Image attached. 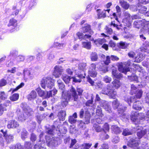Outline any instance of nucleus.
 Returning <instances> with one entry per match:
<instances>
[{"mask_svg": "<svg viewBox=\"0 0 149 149\" xmlns=\"http://www.w3.org/2000/svg\"><path fill=\"white\" fill-rule=\"evenodd\" d=\"M4 135L8 142L9 143L13 140V136L6 135V134H4Z\"/></svg>", "mask_w": 149, "mask_h": 149, "instance_id": "obj_35", "label": "nucleus"}, {"mask_svg": "<svg viewBox=\"0 0 149 149\" xmlns=\"http://www.w3.org/2000/svg\"><path fill=\"white\" fill-rule=\"evenodd\" d=\"M86 63H80L78 65V69L82 71H84L86 70Z\"/></svg>", "mask_w": 149, "mask_h": 149, "instance_id": "obj_29", "label": "nucleus"}, {"mask_svg": "<svg viewBox=\"0 0 149 149\" xmlns=\"http://www.w3.org/2000/svg\"><path fill=\"white\" fill-rule=\"evenodd\" d=\"M131 93L132 94L135 93L136 91L137 88L133 84H132L131 85Z\"/></svg>", "mask_w": 149, "mask_h": 149, "instance_id": "obj_51", "label": "nucleus"}, {"mask_svg": "<svg viewBox=\"0 0 149 149\" xmlns=\"http://www.w3.org/2000/svg\"><path fill=\"white\" fill-rule=\"evenodd\" d=\"M103 131L105 132L106 131H109V127L108 123H105L103 126Z\"/></svg>", "mask_w": 149, "mask_h": 149, "instance_id": "obj_43", "label": "nucleus"}, {"mask_svg": "<svg viewBox=\"0 0 149 149\" xmlns=\"http://www.w3.org/2000/svg\"><path fill=\"white\" fill-rule=\"evenodd\" d=\"M96 66V65L95 63H92L88 69L89 74L93 77H96L97 74V73L95 71Z\"/></svg>", "mask_w": 149, "mask_h": 149, "instance_id": "obj_7", "label": "nucleus"}, {"mask_svg": "<svg viewBox=\"0 0 149 149\" xmlns=\"http://www.w3.org/2000/svg\"><path fill=\"white\" fill-rule=\"evenodd\" d=\"M91 42H82V45L83 47L88 49H90L91 47Z\"/></svg>", "mask_w": 149, "mask_h": 149, "instance_id": "obj_33", "label": "nucleus"}, {"mask_svg": "<svg viewBox=\"0 0 149 149\" xmlns=\"http://www.w3.org/2000/svg\"><path fill=\"white\" fill-rule=\"evenodd\" d=\"M111 59V56H107L106 57V59L104 61V63L106 65H108L110 63V60Z\"/></svg>", "mask_w": 149, "mask_h": 149, "instance_id": "obj_54", "label": "nucleus"}, {"mask_svg": "<svg viewBox=\"0 0 149 149\" xmlns=\"http://www.w3.org/2000/svg\"><path fill=\"white\" fill-rule=\"evenodd\" d=\"M90 58L92 61H96L98 59V55L97 53L95 52H92L91 54Z\"/></svg>", "mask_w": 149, "mask_h": 149, "instance_id": "obj_28", "label": "nucleus"}, {"mask_svg": "<svg viewBox=\"0 0 149 149\" xmlns=\"http://www.w3.org/2000/svg\"><path fill=\"white\" fill-rule=\"evenodd\" d=\"M93 97H91V100H88L86 103V105L87 106H90L93 104Z\"/></svg>", "mask_w": 149, "mask_h": 149, "instance_id": "obj_44", "label": "nucleus"}, {"mask_svg": "<svg viewBox=\"0 0 149 149\" xmlns=\"http://www.w3.org/2000/svg\"><path fill=\"white\" fill-rule=\"evenodd\" d=\"M54 70L62 74L64 71L63 68L61 66L56 65L54 67Z\"/></svg>", "mask_w": 149, "mask_h": 149, "instance_id": "obj_31", "label": "nucleus"}, {"mask_svg": "<svg viewBox=\"0 0 149 149\" xmlns=\"http://www.w3.org/2000/svg\"><path fill=\"white\" fill-rule=\"evenodd\" d=\"M119 103L117 100H116L113 102V107L114 109L118 108V112L119 113L122 114L126 109V107H123L121 105H119Z\"/></svg>", "mask_w": 149, "mask_h": 149, "instance_id": "obj_6", "label": "nucleus"}, {"mask_svg": "<svg viewBox=\"0 0 149 149\" xmlns=\"http://www.w3.org/2000/svg\"><path fill=\"white\" fill-rule=\"evenodd\" d=\"M136 129L139 131L137 133L139 139L141 138L147 133L146 130L144 129L142 127L138 126L136 127Z\"/></svg>", "mask_w": 149, "mask_h": 149, "instance_id": "obj_8", "label": "nucleus"}, {"mask_svg": "<svg viewBox=\"0 0 149 149\" xmlns=\"http://www.w3.org/2000/svg\"><path fill=\"white\" fill-rule=\"evenodd\" d=\"M103 108L105 110L108 112H111V107L108 104L107 102H104L102 106Z\"/></svg>", "mask_w": 149, "mask_h": 149, "instance_id": "obj_27", "label": "nucleus"}, {"mask_svg": "<svg viewBox=\"0 0 149 149\" xmlns=\"http://www.w3.org/2000/svg\"><path fill=\"white\" fill-rule=\"evenodd\" d=\"M93 127L94 129L97 132H100L103 130V129L97 124H94Z\"/></svg>", "mask_w": 149, "mask_h": 149, "instance_id": "obj_37", "label": "nucleus"}, {"mask_svg": "<svg viewBox=\"0 0 149 149\" xmlns=\"http://www.w3.org/2000/svg\"><path fill=\"white\" fill-rule=\"evenodd\" d=\"M119 46L120 48L125 49L127 47V45L125 42L121 41L120 42Z\"/></svg>", "mask_w": 149, "mask_h": 149, "instance_id": "obj_42", "label": "nucleus"}, {"mask_svg": "<svg viewBox=\"0 0 149 149\" xmlns=\"http://www.w3.org/2000/svg\"><path fill=\"white\" fill-rule=\"evenodd\" d=\"M77 118V114L76 113H75L72 116H70L69 117L68 121L71 124L74 123L76 122V119Z\"/></svg>", "mask_w": 149, "mask_h": 149, "instance_id": "obj_18", "label": "nucleus"}, {"mask_svg": "<svg viewBox=\"0 0 149 149\" xmlns=\"http://www.w3.org/2000/svg\"><path fill=\"white\" fill-rule=\"evenodd\" d=\"M66 71L67 74L70 75H72L73 72L72 69L68 68L66 69Z\"/></svg>", "mask_w": 149, "mask_h": 149, "instance_id": "obj_62", "label": "nucleus"}, {"mask_svg": "<svg viewBox=\"0 0 149 149\" xmlns=\"http://www.w3.org/2000/svg\"><path fill=\"white\" fill-rule=\"evenodd\" d=\"M141 103L139 101H137L134 102L133 107L136 110H140L141 109Z\"/></svg>", "mask_w": 149, "mask_h": 149, "instance_id": "obj_22", "label": "nucleus"}, {"mask_svg": "<svg viewBox=\"0 0 149 149\" xmlns=\"http://www.w3.org/2000/svg\"><path fill=\"white\" fill-rule=\"evenodd\" d=\"M110 11V9H107V10H104V11H100L97 14L98 17L101 18L102 17H106V12L107 11L109 13Z\"/></svg>", "mask_w": 149, "mask_h": 149, "instance_id": "obj_25", "label": "nucleus"}, {"mask_svg": "<svg viewBox=\"0 0 149 149\" xmlns=\"http://www.w3.org/2000/svg\"><path fill=\"white\" fill-rule=\"evenodd\" d=\"M134 25L136 28H139L142 26L143 29L149 34V21H142L139 19L137 20L134 21Z\"/></svg>", "mask_w": 149, "mask_h": 149, "instance_id": "obj_3", "label": "nucleus"}, {"mask_svg": "<svg viewBox=\"0 0 149 149\" xmlns=\"http://www.w3.org/2000/svg\"><path fill=\"white\" fill-rule=\"evenodd\" d=\"M143 65L148 68L149 66V58H148L147 61H144L143 63Z\"/></svg>", "mask_w": 149, "mask_h": 149, "instance_id": "obj_57", "label": "nucleus"}, {"mask_svg": "<svg viewBox=\"0 0 149 149\" xmlns=\"http://www.w3.org/2000/svg\"><path fill=\"white\" fill-rule=\"evenodd\" d=\"M111 80V78L107 76H105L104 78V81L107 83H109Z\"/></svg>", "mask_w": 149, "mask_h": 149, "instance_id": "obj_48", "label": "nucleus"}, {"mask_svg": "<svg viewBox=\"0 0 149 149\" xmlns=\"http://www.w3.org/2000/svg\"><path fill=\"white\" fill-rule=\"evenodd\" d=\"M66 115V112L65 111L61 110L58 112V117L60 120L63 121Z\"/></svg>", "mask_w": 149, "mask_h": 149, "instance_id": "obj_20", "label": "nucleus"}, {"mask_svg": "<svg viewBox=\"0 0 149 149\" xmlns=\"http://www.w3.org/2000/svg\"><path fill=\"white\" fill-rule=\"evenodd\" d=\"M36 91L37 92L38 95L43 98L45 99V94L46 93L44 91L41 90L40 88H38L36 89Z\"/></svg>", "mask_w": 149, "mask_h": 149, "instance_id": "obj_23", "label": "nucleus"}, {"mask_svg": "<svg viewBox=\"0 0 149 149\" xmlns=\"http://www.w3.org/2000/svg\"><path fill=\"white\" fill-rule=\"evenodd\" d=\"M139 143L136 138L131 139L128 143V145L130 147H137Z\"/></svg>", "mask_w": 149, "mask_h": 149, "instance_id": "obj_10", "label": "nucleus"}, {"mask_svg": "<svg viewBox=\"0 0 149 149\" xmlns=\"http://www.w3.org/2000/svg\"><path fill=\"white\" fill-rule=\"evenodd\" d=\"M118 69L120 71L124 73L125 74H126L127 72L130 71L129 68H123L122 64H120L119 65Z\"/></svg>", "mask_w": 149, "mask_h": 149, "instance_id": "obj_21", "label": "nucleus"}, {"mask_svg": "<svg viewBox=\"0 0 149 149\" xmlns=\"http://www.w3.org/2000/svg\"><path fill=\"white\" fill-rule=\"evenodd\" d=\"M77 35L79 39H81V40L83 39L84 35L82 33L79 32H78L77 33Z\"/></svg>", "mask_w": 149, "mask_h": 149, "instance_id": "obj_55", "label": "nucleus"}, {"mask_svg": "<svg viewBox=\"0 0 149 149\" xmlns=\"http://www.w3.org/2000/svg\"><path fill=\"white\" fill-rule=\"evenodd\" d=\"M62 74L54 70L53 73V75L54 76L55 78H57L59 77Z\"/></svg>", "mask_w": 149, "mask_h": 149, "instance_id": "obj_46", "label": "nucleus"}, {"mask_svg": "<svg viewBox=\"0 0 149 149\" xmlns=\"http://www.w3.org/2000/svg\"><path fill=\"white\" fill-rule=\"evenodd\" d=\"M62 79L65 83L68 84L70 81L71 78L67 75L64 74L62 75Z\"/></svg>", "mask_w": 149, "mask_h": 149, "instance_id": "obj_30", "label": "nucleus"}, {"mask_svg": "<svg viewBox=\"0 0 149 149\" xmlns=\"http://www.w3.org/2000/svg\"><path fill=\"white\" fill-rule=\"evenodd\" d=\"M96 114L99 116L102 117L103 116V114L102 113V112L101 110L97 109L96 111Z\"/></svg>", "mask_w": 149, "mask_h": 149, "instance_id": "obj_64", "label": "nucleus"}, {"mask_svg": "<svg viewBox=\"0 0 149 149\" xmlns=\"http://www.w3.org/2000/svg\"><path fill=\"white\" fill-rule=\"evenodd\" d=\"M46 94H45V99L46 98H49L51 97L52 96V91H47L45 92Z\"/></svg>", "mask_w": 149, "mask_h": 149, "instance_id": "obj_45", "label": "nucleus"}, {"mask_svg": "<svg viewBox=\"0 0 149 149\" xmlns=\"http://www.w3.org/2000/svg\"><path fill=\"white\" fill-rule=\"evenodd\" d=\"M111 129L112 133L116 134H119L121 132L120 128L116 126H112Z\"/></svg>", "mask_w": 149, "mask_h": 149, "instance_id": "obj_24", "label": "nucleus"}, {"mask_svg": "<svg viewBox=\"0 0 149 149\" xmlns=\"http://www.w3.org/2000/svg\"><path fill=\"white\" fill-rule=\"evenodd\" d=\"M141 113H139L137 112L133 111L131 116V120L134 122H136L138 120V118L141 120L140 118V115Z\"/></svg>", "mask_w": 149, "mask_h": 149, "instance_id": "obj_9", "label": "nucleus"}, {"mask_svg": "<svg viewBox=\"0 0 149 149\" xmlns=\"http://www.w3.org/2000/svg\"><path fill=\"white\" fill-rule=\"evenodd\" d=\"M82 29V31L84 33L89 32L91 35H92L93 33V32L91 30L90 26L88 24H86L83 27Z\"/></svg>", "mask_w": 149, "mask_h": 149, "instance_id": "obj_17", "label": "nucleus"}, {"mask_svg": "<svg viewBox=\"0 0 149 149\" xmlns=\"http://www.w3.org/2000/svg\"><path fill=\"white\" fill-rule=\"evenodd\" d=\"M9 101L0 104V116L2 115L4 111L7 110L6 107L9 105Z\"/></svg>", "mask_w": 149, "mask_h": 149, "instance_id": "obj_13", "label": "nucleus"}, {"mask_svg": "<svg viewBox=\"0 0 149 149\" xmlns=\"http://www.w3.org/2000/svg\"><path fill=\"white\" fill-rule=\"evenodd\" d=\"M16 59L18 61H23L24 60V57L22 56H19L17 57Z\"/></svg>", "mask_w": 149, "mask_h": 149, "instance_id": "obj_59", "label": "nucleus"}, {"mask_svg": "<svg viewBox=\"0 0 149 149\" xmlns=\"http://www.w3.org/2000/svg\"><path fill=\"white\" fill-rule=\"evenodd\" d=\"M37 96L36 91L33 90L27 96V98L29 100H31L36 99Z\"/></svg>", "mask_w": 149, "mask_h": 149, "instance_id": "obj_16", "label": "nucleus"}, {"mask_svg": "<svg viewBox=\"0 0 149 149\" xmlns=\"http://www.w3.org/2000/svg\"><path fill=\"white\" fill-rule=\"evenodd\" d=\"M112 76L113 78H120L122 76V74L119 73L118 71L116 70H113L112 72Z\"/></svg>", "mask_w": 149, "mask_h": 149, "instance_id": "obj_19", "label": "nucleus"}, {"mask_svg": "<svg viewBox=\"0 0 149 149\" xmlns=\"http://www.w3.org/2000/svg\"><path fill=\"white\" fill-rule=\"evenodd\" d=\"M16 21L15 19H10L9 23L8 24L9 26L13 25L16 23Z\"/></svg>", "mask_w": 149, "mask_h": 149, "instance_id": "obj_61", "label": "nucleus"}, {"mask_svg": "<svg viewBox=\"0 0 149 149\" xmlns=\"http://www.w3.org/2000/svg\"><path fill=\"white\" fill-rule=\"evenodd\" d=\"M33 112L32 110H31V111H27L25 113L26 115H27L26 116H27V117H29L31 115H32L33 113Z\"/></svg>", "mask_w": 149, "mask_h": 149, "instance_id": "obj_63", "label": "nucleus"}, {"mask_svg": "<svg viewBox=\"0 0 149 149\" xmlns=\"http://www.w3.org/2000/svg\"><path fill=\"white\" fill-rule=\"evenodd\" d=\"M143 93V91L142 90H140L138 91L136 95V97L137 98H140L142 96Z\"/></svg>", "mask_w": 149, "mask_h": 149, "instance_id": "obj_49", "label": "nucleus"}, {"mask_svg": "<svg viewBox=\"0 0 149 149\" xmlns=\"http://www.w3.org/2000/svg\"><path fill=\"white\" fill-rule=\"evenodd\" d=\"M23 72L25 77H28L29 78H31L33 77V71L32 69H25L24 70Z\"/></svg>", "mask_w": 149, "mask_h": 149, "instance_id": "obj_12", "label": "nucleus"}, {"mask_svg": "<svg viewBox=\"0 0 149 149\" xmlns=\"http://www.w3.org/2000/svg\"><path fill=\"white\" fill-rule=\"evenodd\" d=\"M125 100L127 102V103L130 105V103L134 101V99L133 98H130V97L125 98Z\"/></svg>", "mask_w": 149, "mask_h": 149, "instance_id": "obj_50", "label": "nucleus"}, {"mask_svg": "<svg viewBox=\"0 0 149 149\" xmlns=\"http://www.w3.org/2000/svg\"><path fill=\"white\" fill-rule=\"evenodd\" d=\"M119 3L122 7L125 9H127L129 7V5L123 0H120Z\"/></svg>", "mask_w": 149, "mask_h": 149, "instance_id": "obj_26", "label": "nucleus"}, {"mask_svg": "<svg viewBox=\"0 0 149 149\" xmlns=\"http://www.w3.org/2000/svg\"><path fill=\"white\" fill-rule=\"evenodd\" d=\"M112 86L109 84L107 86L106 88L103 89L102 91V94L108 95L110 97L114 98L116 95V92L113 90V88L118 89L121 85L120 81L117 79L114 80L112 82Z\"/></svg>", "mask_w": 149, "mask_h": 149, "instance_id": "obj_2", "label": "nucleus"}, {"mask_svg": "<svg viewBox=\"0 0 149 149\" xmlns=\"http://www.w3.org/2000/svg\"><path fill=\"white\" fill-rule=\"evenodd\" d=\"M19 95L18 94H14L10 97V98L11 100L14 101L17 100L19 98Z\"/></svg>", "mask_w": 149, "mask_h": 149, "instance_id": "obj_39", "label": "nucleus"}, {"mask_svg": "<svg viewBox=\"0 0 149 149\" xmlns=\"http://www.w3.org/2000/svg\"><path fill=\"white\" fill-rule=\"evenodd\" d=\"M91 117V114L88 111L85 112L84 119L83 121H80L79 124V126L80 128L83 129L86 128L85 124H88L90 123Z\"/></svg>", "mask_w": 149, "mask_h": 149, "instance_id": "obj_5", "label": "nucleus"}, {"mask_svg": "<svg viewBox=\"0 0 149 149\" xmlns=\"http://www.w3.org/2000/svg\"><path fill=\"white\" fill-rule=\"evenodd\" d=\"M96 87L98 88H102L103 87V85L101 83V81L98 82L96 83V85H95Z\"/></svg>", "mask_w": 149, "mask_h": 149, "instance_id": "obj_60", "label": "nucleus"}, {"mask_svg": "<svg viewBox=\"0 0 149 149\" xmlns=\"http://www.w3.org/2000/svg\"><path fill=\"white\" fill-rule=\"evenodd\" d=\"M72 78L73 79V81L74 82H80L81 81V79L77 77V76L76 77H73Z\"/></svg>", "mask_w": 149, "mask_h": 149, "instance_id": "obj_53", "label": "nucleus"}, {"mask_svg": "<svg viewBox=\"0 0 149 149\" xmlns=\"http://www.w3.org/2000/svg\"><path fill=\"white\" fill-rule=\"evenodd\" d=\"M143 59V54H138L136 57L135 58L134 62H139Z\"/></svg>", "mask_w": 149, "mask_h": 149, "instance_id": "obj_32", "label": "nucleus"}, {"mask_svg": "<svg viewBox=\"0 0 149 149\" xmlns=\"http://www.w3.org/2000/svg\"><path fill=\"white\" fill-rule=\"evenodd\" d=\"M140 118L141 120H144L149 118V110L146 113V115L143 113H141L140 115Z\"/></svg>", "mask_w": 149, "mask_h": 149, "instance_id": "obj_34", "label": "nucleus"}, {"mask_svg": "<svg viewBox=\"0 0 149 149\" xmlns=\"http://www.w3.org/2000/svg\"><path fill=\"white\" fill-rule=\"evenodd\" d=\"M7 96L4 92H0V102L1 100H4L7 98Z\"/></svg>", "mask_w": 149, "mask_h": 149, "instance_id": "obj_38", "label": "nucleus"}, {"mask_svg": "<svg viewBox=\"0 0 149 149\" xmlns=\"http://www.w3.org/2000/svg\"><path fill=\"white\" fill-rule=\"evenodd\" d=\"M91 40H93V42L97 46H100L106 41V39L104 38L101 39L99 38L94 40H93V39Z\"/></svg>", "mask_w": 149, "mask_h": 149, "instance_id": "obj_15", "label": "nucleus"}, {"mask_svg": "<svg viewBox=\"0 0 149 149\" xmlns=\"http://www.w3.org/2000/svg\"><path fill=\"white\" fill-rule=\"evenodd\" d=\"M24 83H21L18 86L15 88L13 90L12 93L14 92L15 91H17L19 89L22 87L24 85Z\"/></svg>", "mask_w": 149, "mask_h": 149, "instance_id": "obj_47", "label": "nucleus"}, {"mask_svg": "<svg viewBox=\"0 0 149 149\" xmlns=\"http://www.w3.org/2000/svg\"><path fill=\"white\" fill-rule=\"evenodd\" d=\"M54 81L49 77L44 78L41 81V85L42 88H45L46 86L51 89L54 85Z\"/></svg>", "mask_w": 149, "mask_h": 149, "instance_id": "obj_4", "label": "nucleus"}, {"mask_svg": "<svg viewBox=\"0 0 149 149\" xmlns=\"http://www.w3.org/2000/svg\"><path fill=\"white\" fill-rule=\"evenodd\" d=\"M57 82L59 88L63 91L61 99V104L63 107H65L67 105L68 101L71 98V95L74 101H77L78 96L75 88L73 86L71 87L70 90L71 93L69 94V93H67L66 91L64 90L65 85L61 80H58Z\"/></svg>", "mask_w": 149, "mask_h": 149, "instance_id": "obj_1", "label": "nucleus"}, {"mask_svg": "<svg viewBox=\"0 0 149 149\" xmlns=\"http://www.w3.org/2000/svg\"><path fill=\"white\" fill-rule=\"evenodd\" d=\"M129 79L132 81H136L137 80V77L135 75L130 76V77L128 76Z\"/></svg>", "mask_w": 149, "mask_h": 149, "instance_id": "obj_56", "label": "nucleus"}, {"mask_svg": "<svg viewBox=\"0 0 149 149\" xmlns=\"http://www.w3.org/2000/svg\"><path fill=\"white\" fill-rule=\"evenodd\" d=\"M6 81L4 79H2L0 80V87L4 86L6 85Z\"/></svg>", "mask_w": 149, "mask_h": 149, "instance_id": "obj_52", "label": "nucleus"}, {"mask_svg": "<svg viewBox=\"0 0 149 149\" xmlns=\"http://www.w3.org/2000/svg\"><path fill=\"white\" fill-rule=\"evenodd\" d=\"M18 118L19 120L23 121L25 120L27 118V116L24 115L23 112H21L19 110H17V111Z\"/></svg>", "mask_w": 149, "mask_h": 149, "instance_id": "obj_11", "label": "nucleus"}, {"mask_svg": "<svg viewBox=\"0 0 149 149\" xmlns=\"http://www.w3.org/2000/svg\"><path fill=\"white\" fill-rule=\"evenodd\" d=\"M10 149H24V148L19 143H17L15 145L11 146Z\"/></svg>", "mask_w": 149, "mask_h": 149, "instance_id": "obj_36", "label": "nucleus"}, {"mask_svg": "<svg viewBox=\"0 0 149 149\" xmlns=\"http://www.w3.org/2000/svg\"><path fill=\"white\" fill-rule=\"evenodd\" d=\"M128 55L130 57L132 58L134 57L135 54L134 52L131 51L128 53Z\"/></svg>", "mask_w": 149, "mask_h": 149, "instance_id": "obj_58", "label": "nucleus"}, {"mask_svg": "<svg viewBox=\"0 0 149 149\" xmlns=\"http://www.w3.org/2000/svg\"><path fill=\"white\" fill-rule=\"evenodd\" d=\"M122 134L124 136H127L132 134L131 131L127 129H124L122 133Z\"/></svg>", "mask_w": 149, "mask_h": 149, "instance_id": "obj_40", "label": "nucleus"}, {"mask_svg": "<svg viewBox=\"0 0 149 149\" xmlns=\"http://www.w3.org/2000/svg\"><path fill=\"white\" fill-rule=\"evenodd\" d=\"M70 132L72 134H74L76 133L77 130L75 128V126H71L70 128Z\"/></svg>", "mask_w": 149, "mask_h": 149, "instance_id": "obj_41", "label": "nucleus"}, {"mask_svg": "<svg viewBox=\"0 0 149 149\" xmlns=\"http://www.w3.org/2000/svg\"><path fill=\"white\" fill-rule=\"evenodd\" d=\"M19 125V124L16 121L12 120L9 122L7 127L8 128H16L18 127Z\"/></svg>", "mask_w": 149, "mask_h": 149, "instance_id": "obj_14", "label": "nucleus"}]
</instances>
